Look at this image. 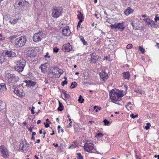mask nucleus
I'll use <instances>...</instances> for the list:
<instances>
[{"label":"nucleus","mask_w":159,"mask_h":159,"mask_svg":"<svg viewBox=\"0 0 159 159\" xmlns=\"http://www.w3.org/2000/svg\"><path fill=\"white\" fill-rule=\"evenodd\" d=\"M109 95L112 102L115 103L116 101L121 100V98L124 96L122 92L119 91L118 92H115L114 89L110 91ZM116 103L118 104V103Z\"/></svg>","instance_id":"obj_1"},{"label":"nucleus","mask_w":159,"mask_h":159,"mask_svg":"<svg viewBox=\"0 0 159 159\" xmlns=\"http://www.w3.org/2000/svg\"><path fill=\"white\" fill-rule=\"evenodd\" d=\"M5 78L9 82L15 83L18 81L19 78L13 73L7 72L5 75Z\"/></svg>","instance_id":"obj_2"},{"label":"nucleus","mask_w":159,"mask_h":159,"mask_svg":"<svg viewBox=\"0 0 159 159\" xmlns=\"http://www.w3.org/2000/svg\"><path fill=\"white\" fill-rule=\"evenodd\" d=\"M26 42V39L24 36L16 38L15 41V44L17 48L21 47L25 45Z\"/></svg>","instance_id":"obj_3"},{"label":"nucleus","mask_w":159,"mask_h":159,"mask_svg":"<svg viewBox=\"0 0 159 159\" xmlns=\"http://www.w3.org/2000/svg\"><path fill=\"white\" fill-rule=\"evenodd\" d=\"M25 65V60L21 59L17 61V64L15 67L16 70L19 72H22Z\"/></svg>","instance_id":"obj_4"},{"label":"nucleus","mask_w":159,"mask_h":159,"mask_svg":"<svg viewBox=\"0 0 159 159\" xmlns=\"http://www.w3.org/2000/svg\"><path fill=\"white\" fill-rule=\"evenodd\" d=\"M93 146V143H91V142L87 141L84 144V148L87 152L93 153L94 152Z\"/></svg>","instance_id":"obj_5"},{"label":"nucleus","mask_w":159,"mask_h":159,"mask_svg":"<svg viewBox=\"0 0 159 159\" xmlns=\"http://www.w3.org/2000/svg\"><path fill=\"white\" fill-rule=\"evenodd\" d=\"M45 37V34L42 32L39 31L34 34L33 38V39L34 42H38L40 41Z\"/></svg>","instance_id":"obj_6"},{"label":"nucleus","mask_w":159,"mask_h":159,"mask_svg":"<svg viewBox=\"0 0 159 159\" xmlns=\"http://www.w3.org/2000/svg\"><path fill=\"white\" fill-rule=\"evenodd\" d=\"M28 59L31 60L32 61H36L37 56L35 54L34 50L30 49L29 50L26 54Z\"/></svg>","instance_id":"obj_7"},{"label":"nucleus","mask_w":159,"mask_h":159,"mask_svg":"<svg viewBox=\"0 0 159 159\" xmlns=\"http://www.w3.org/2000/svg\"><path fill=\"white\" fill-rule=\"evenodd\" d=\"M62 12L61 7H57L53 9L52 10V16L54 18H57L60 16Z\"/></svg>","instance_id":"obj_8"},{"label":"nucleus","mask_w":159,"mask_h":159,"mask_svg":"<svg viewBox=\"0 0 159 159\" xmlns=\"http://www.w3.org/2000/svg\"><path fill=\"white\" fill-rule=\"evenodd\" d=\"M2 55L5 56H6L9 58H12L16 57V53L11 51L6 50L4 51L2 53Z\"/></svg>","instance_id":"obj_9"},{"label":"nucleus","mask_w":159,"mask_h":159,"mask_svg":"<svg viewBox=\"0 0 159 159\" xmlns=\"http://www.w3.org/2000/svg\"><path fill=\"white\" fill-rule=\"evenodd\" d=\"M14 92L20 97H22L25 95V93L23 92V90L19 87L15 88L14 91Z\"/></svg>","instance_id":"obj_10"},{"label":"nucleus","mask_w":159,"mask_h":159,"mask_svg":"<svg viewBox=\"0 0 159 159\" xmlns=\"http://www.w3.org/2000/svg\"><path fill=\"white\" fill-rule=\"evenodd\" d=\"M20 7L27 8L29 7V3L25 0H19V1L16 2Z\"/></svg>","instance_id":"obj_11"},{"label":"nucleus","mask_w":159,"mask_h":159,"mask_svg":"<svg viewBox=\"0 0 159 159\" xmlns=\"http://www.w3.org/2000/svg\"><path fill=\"white\" fill-rule=\"evenodd\" d=\"M1 151L3 157L5 158L7 157L8 153L7 149L4 146H2L1 147Z\"/></svg>","instance_id":"obj_12"},{"label":"nucleus","mask_w":159,"mask_h":159,"mask_svg":"<svg viewBox=\"0 0 159 159\" xmlns=\"http://www.w3.org/2000/svg\"><path fill=\"white\" fill-rule=\"evenodd\" d=\"M62 32L64 36H69L70 34L69 27L67 26L63 28L62 30Z\"/></svg>","instance_id":"obj_13"},{"label":"nucleus","mask_w":159,"mask_h":159,"mask_svg":"<svg viewBox=\"0 0 159 159\" xmlns=\"http://www.w3.org/2000/svg\"><path fill=\"white\" fill-rule=\"evenodd\" d=\"M72 47L69 43L65 44L62 47V49L63 51L68 52L72 49Z\"/></svg>","instance_id":"obj_14"},{"label":"nucleus","mask_w":159,"mask_h":159,"mask_svg":"<svg viewBox=\"0 0 159 159\" xmlns=\"http://www.w3.org/2000/svg\"><path fill=\"white\" fill-rule=\"evenodd\" d=\"M19 18H17L15 16H12L10 17L9 22L11 24L13 25L16 23L19 19Z\"/></svg>","instance_id":"obj_15"},{"label":"nucleus","mask_w":159,"mask_h":159,"mask_svg":"<svg viewBox=\"0 0 159 159\" xmlns=\"http://www.w3.org/2000/svg\"><path fill=\"white\" fill-rule=\"evenodd\" d=\"M24 82L26 84L25 86H28L29 87H34L36 84L35 82L32 81L30 80H26Z\"/></svg>","instance_id":"obj_16"},{"label":"nucleus","mask_w":159,"mask_h":159,"mask_svg":"<svg viewBox=\"0 0 159 159\" xmlns=\"http://www.w3.org/2000/svg\"><path fill=\"white\" fill-rule=\"evenodd\" d=\"M92 56L91 58V61L92 63H95L98 61L99 59V57L98 56H95L93 55V53L92 54Z\"/></svg>","instance_id":"obj_17"},{"label":"nucleus","mask_w":159,"mask_h":159,"mask_svg":"<svg viewBox=\"0 0 159 159\" xmlns=\"http://www.w3.org/2000/svg\"><path fill=\"white\" fill-rule=\"evenodd\" d=\"M100 77L103 80H105L108 78V75L107 74L104 72H101L100 74Z\"/></svg>","instance_id":"obj_18"},{"label":"nucleus","mask_w":159,"mask_h":159,"mask_svg":"<svg viewBox=\"0 0 159 159\" xmlns=\"http://www.w3.org/2000/svg\"><path fill=\"white\" fill-rule=\"evenodd\" d=\"M134 10L130 7H128L127 9L125 10L124 11V13L125 15L128 16L129 14L133 13Z\"/></svg>","instance_id":"obj_19"},{"label":"nucleus","mask_w":159,"mask_h":159,"mask_svg":"<svg viewBox=\"0 0 159 159\" xmlns=\"http://www.w3.org/2000/svg\"><path fill=\"white\" fill-rule=\"evenodd\" d=\"M123 22L122 23H118L117 24H116V29H121L122 30H123L125 28L124 26L123 25Z\"/></svg>","instance_id":"obj_20"},{"label":"nucleus","mask_w":159,"mask_h":159,"mask_svg":"<svg viewBox=\"0 0 159 159\" xmlns=\"http://www.w3.org/2000/svg\"><path fill=\"white\" fill-rule=\"evenodd\" d=\"M6 61V59L3 55L0 56V64H2Z\"/></svg>","instance_id":"obj_21"},{"label":"nucleus","mask_w":159,"mask_h":159,"mask_svg":"<svg viewBox=\"0 0 159 159\" xmlns=\"http://www.w3.org/2000/svg\"><path fill=\"white\" fill-rule=\"evenodd\" d=\"M124 77L125 79H129V78L130 75L128 71L123 73Z\"/></svg>","instance_id":"obj_22"},{"label":"nucleus","mask_w":159,"mask_h":159,"mask_svg":"<svg viewBox=\"0 0 159 159\" xmlns=\"http://www.w3.org/2000/svg\"><path fill=\"white\" fill-rule=\"evenodd\" d=\"M61 92L65 96V98H70V96L68 94H67L66 91L62 89L61 90Z\"/></svg>","instance_id":"obj_23"},{"label":"nucleus","mask_w":159,"mask_h":159,"mask_svg":"<svg viewBox=\"0 0 159 159\" xmlns=\"http://www.w3.org/2000/svg\"><path fill=\"white\" fill-rule=\"evenodd\" d=\"M5 105V102L0 101V111L4 109Z\"/></svg>","instance_id":"obj_24"},{"label":"nucleus","mask_w":159,"mask_h":159,"mask_svg":"<svg viewBox=\"0 0 159 159\" xmlns=\"http://www.w3.org/2000/svg\"><path fill=\"white\" fill-rule=\"evenodd\" d=\"M78 12L79 13V14L77 15L78 18L79 20H82V21L84 19L83 15L80 12H79V11H78Z\"/></svg>","instance_id":"obj_25"},{"label":"nucleus","mask_w":159,"mask_h":159,"mask_svg":"<svg viewBox=\"0 0 159 159\" xmlns=\"http://www.w3.org/2000/svg\"><path fill=\"white\" fill-rule=\"evenodd\" d=\"M43 73H46V67L44 65H42L40 67Z\"/></svg>","instance_id":"obj_26"},{"label":"nucleus","mask_w":159,"mask_h":159,"mask_svg":"<svg viewBox=\"0 0 159 159\" xmlns=\"http://www.w3.org/2000/svg\"><path fill=\"white\" fill-rule=\"evenodd\" d=\"M59 106L57 108V110L59 111H61L63 110V106L62 104L59 101Z\"/></svg>","instance_id":"obj_27"},{"label":"nucleus","mask_w":159,"mask_h":159,"mask_svg":"<svg viewBox=\"0 0 159 159\" xmlns=\"http://www.w3.org/2000/svg\"><path fill=\"white\" fill-rule=\"evenodd\" d=\"M0 89H2V90H6L7 89L6 88L5 84L4 83H1L0 84Z\"/></svg>","instance_id":"obj_28"},{"label":"nucleus","mask_w":159,"mask_h":159,"mask_svg":"<svg viewBox=\"0 0 159 159\" xmlns=\"http://www.w3.org/2000/svg\"><path fill=\"white\" fill-rule=\"evenodd\" d=\"M77 84L76 82H72L71 85L70 86V88L71 89H73L77 86Z\"/></svg>","instance_id":"obj_29"},{"label":"nucleus","mask_w":159,"mask_h":159,"mask_svg":"<svg viewBox=\"0 0 159 159\" xmlns=\"http://www.w3.org/2000/svg\"><path fill=\"white\" fill-rule=\"evenodd\" d=\"M81 40L83 42L84 45H87L88 44L87 42L85 41L84 38L82 36L79 37Z\"/></svg>","instance_id":"obj_30"},{"label":"nucleus","mask_w":159,"mask_h":159,"mask_svg":"<svg viewBox=\"0 0 159 159\" xmlns=\"http://www.w3.org/2000/svg\"><path fill=\"white\" fill-rule=\"evenodd\" d=\"M54 69L56 70H57L60 74H62L63 73V71L62 69H60L57 67H55Z\"/></svg>","instance_id":"obj_31"},{"label":"nucleus","mask_w":159,"mask_h":159,"mask_svg":"<svg viewBox=\"0 0 159 159\" xmlns=\"http://www.w3.org/2000/svg\"><path fill=\"white\" fill-rule=\"evenodd\" d=\"M82 96L81 95H80L78 99V101L80 103H83L84 101V99L82 98Z\"/></svg>","instance_id":"obj_32"},{"label":"nucleus","mask_w":159,"mask_h":159,"mask_svg":"<svg viewBox=\"0 0 159 159\" xmlns=\"http://www.w3.org/2000/svg\"><path fill=\"white\" fill-rule=\"evenodd\" d=\"M139 50L141 52L143 53L145 52V49H144L141 46H139Z\"/></svg>","instance_id":"obj_33"},{"label":"nucleus","mask_w":159,"mask_h":159,"mask_svg":"<svg viewBox=\"0 0 159 159\" xmlns=\"http://www.w3.org/2000/svg\"><path fill=\"white\" fill-rule=\"evenodd\" d=\"M135 91L139 93H140L141 94H144V92L143 91H142L140 89H137Z\"/></svg>","instance_id":"obj_34"},{"label":"nucleus","mask_w":159,"mask_h":159,"mask_svg":"<svg viewBox=\"0 0 159 159\" xmlns=\"http://www.w3.org/2000/svg\"><path fill=\"white\" fill-rule=\"evenodd\" d=\"M151 20L149 18H147L146 19V24L147 25H151Z\"/></svg>","instance_id":"obj_35"},{"label":"nucleus","mask_w":159,"mask_h":159,"mask_svg":"<svg viewBox=\"0 0 159 159\" xmlns=\"http://www.w3.org/2000/svg\"><path fill=\"white\" fill-rule=\"evenodd\" d=\"M77 155L78 156L77 158V159H83V157L81 155V153H77Z\"/></svg>","instance_id":"obj_36"},{"label":"nucleus","mask_w":159,"mask_h":159,"mask_svg":"<svg viewBox=\"0 0 159 159\" xmlns=\"http://www.w3.org/2000/svg\"><path fill=\"white\" fill-rule=\"evenodd\" d=\"M103 136V134L102 133H98L96 135V137L97 138H101Z\"/></svg>","instance_id":"obj_37"},{"label":"nucleus","mask_w":159,"mask_h":159,"mask_svg":"<svg viewBox=\"0 0 159 159\" xmlns=\"http://www.w3.org/2000/svg\"><path fill=\"white\" fill-rule=\"evenodd\" d=\"M146 126L145 127V129L147 130H148L149 129L151 125L149 123H148L146 124Z\"/></svg>","instance_id":"obj_38"},{"label":"nucleus","mask_w":159,"mask_h":159,"mask_svg":"<svg viewBox=\"0 0 159 159\" xmlns=\"http://www.w3.org/2000/svg\"><path fill=\"white\" fill-rule=\"evenodd\" d=\"M138 114L135 115H134V114L133 113H131L130 115V116L131 117L133 118H134L136 117H137L138 116Z\"/></svg>","instance_id":"obj_39"},{"label":"nucleus","mask_w":159,"mask_h":159,"mask_svg":"<svg viewBox=\"0 0 159 159\" xmlns=\"http://www.w3.org/2000/svg\"><path fill=\"white\" fill-rule=\"evenodd\" d=\"M59 49L57 47L54 48L53 49V51L54 52L57 53L59 51Z\"/></svg>","instance_id":"obj_40"},{"label":"nucleus","mask_w":159,"mask_h":159,"mask_svg":"<svg viewBox=\"0 0 159 159\" xmlns=\"http://www.w3.org/2000/svg\"><path fill=\"white\" fill-rule=\"evenodd\" d=\"M133 45L131 43H129L126 46V48L127 49H131L132 48Z\"/></svg>","instance_id":"obj_41"},{"label":"nucleus","mask_w":159,"mask_h":159,"mask_svg":"<svg viewBox=\"0 0 159 159\" xmlns=\"http://www.w3.org/2000/svg\"><path fill=\"white\" fill-rule=\"evenodd\" d=\"M24 143H20V145H19V149H22L23 148V146H24Z\"/></svg>","instance_id":"obj_42"},{"label":"nucleus","mask_w":159,"mask_h":159,"mask_svg":"<svg viewBox=\"0 0 159 159\" xmlns=\"http://www.w3.org/2000/svg\"><path fill=\"white\" fill-rule=\"evenodd\" d=\"M67 84V81L65 80L61 82V85L63 86H64L65 84Z\"/></svg>","instance_id":"obj_43"},{"label":"nucleus","mask_w":159,"mask_h":159,"mask_svg":"<svg viewBox=\"0 0 159 159\" xmlns=\"http://www.w3.org/2000/svg\"><path fill=\"white\" fill-rule=\"evenodd\" d=\"M103 122L105 125H107L109 123V121L106 119L104 120H103Z\"/></svg>","instance_id":"obj_44"},{"label":"nucleus","mask_w":159,"mask_h":159,"mask_svg":"<svg viewBox=\"0 0 159 159\" xmlns=\"http://www.w3.org/2000/svg\"><path fill=\"white\" fill-rule=\"evenodd\" d=\"M28 147V146L26 144H24L23 148H22V150H25L27 149V148Z\"/></svg>","instance_id":"obj_45"},{"label":"nucleus","mask_w":159,"mask_h":159,"mask_svg":"<svg viewBox=\"0 0 159 159\" xmlns=\"http://www.w3.org/2000/svg\"><path fill=\"white\" fill-rule=\"evenodd\" d=\"M82 22V20H80L79 21L77 25L78 27H81V25L80 24Z\"/></svg>","instance_id":"obj_46"},{"label":"nucleus","mask_w":159,"mask_h":159,"mask_svg":"<svg viewBox=\"0 0 159 159\" xmlns=\"http://www.w3.org/2000/svg\"><path fill=\"white\" fill-rule=\"evenodd\" d=\"M17 37V35H14L10 37V38L12 39H14Z\"/></svg>","instance_id":"obj_47"},{"label":"nucleus","mask_w":159,"mask_h":159,"mask_svg":"<svg viewBox=\"0 0 159 159\" xmlns=\"http://www.w3.org/2000/svg\"><path fill=\"white\" fill-rule=\"evenodd\" d=\"M111 26L112 28H114L115 29H116V24L115 25H111Z\"/></svg>","instance_id":"obj_48"},{"label":"nucleus","mask_w":159,"mask_h":159,"mask_svg":"<svg viewBox=\"0 0 159 159\" xmlns=\"http://www.w3.org/2000/svg\"><path fill=\"white\" fill-rule=\"evenodd\" d=\"M29 109L31 111V113L34 114V110L32 109L31 107H29Z\"/></svg>","instance_id":"obj_49"},{"label":"nucleus","mask_w":159,"mask_h":159,"mask_svg":"<svg viewBox=\"0 0 159 159\" xmlns=\"http://www.w3.org/2000/svg\"><path fill=\"white\" fill-rule=\"evenodd\" d=\"M72 123V121H71L70 122V123L69 124V125H67V128H69V127H71L72 126V125L71 124Z\"/></svg>","instance_id":"obj_50"},{"label":"nucleus","mask_w":159,"mask_h":159,"mask_svg":"<svg viewBox=\"0 0 159 159\" xmlns=\"http://www.w3.org/2000/svg\"><path fill=\"white\" fill-rule=\"evenodd\" d=\"M101 109V107H97V109L95 111L96 112H97L98 110H100Z\"/></svg>","instance_id":"obj_51"},{"label":"nucleus","mask_w":159,"mask_h":159,"mask_svg":"<svg viewBox=\"0 0 159 159\" xmlns=\"http://www.w3.org/2000/svg\"><path fill=\"white\" fill-rule=\"evenodd\" d=\"M154 20L156 21L159 20V17H157L156 16Z\"/></svg>","instance_id":"obj_52"},{"label":"nucleus","mask_w":159,"mask_h":159,"mask_svg":"<svg viewBox=\"0 0 159 159\" xmlns=\"http://www.w3.org/2000/svg\"><path fill=\"white\" fill-rule=\"evenodd\" d=\"M48 55H49L48 53V52H47L46 53V55L44 56L46 58L47 57L48 58H49L50 56H49Z\"/></svg>","instance_id":"obj_53"},{"label":"nucleus","mask_w":159,"mask_h":159,"mask_svg":"<svg viewBox=\"0 0 159 159\" xmlns=\"http://www.w3.org/2000/svg\"><path fill=\"white\" fill-rule=\"evenodd\" d=\"M34 128L33 127H31V126H30V128L29 129V130L30 131V132H32V130H33V128Z\"/></svg>","instance_id":"obj_54"},{"label":"nucleus","mask_w":159,"mask_h":159,"mask_svg":"<svg viewBox=\"0 0 159 159\" xmlns=\"http://www.w3.org/2000/svg\"><path fill=\"white\" fill-rule=\"evenodd\" d=\"M44 124L45 125V127L46 128H48V127H49V125L48 124V123H47L46 124L44 122Z\"/></svg>","instance_id":"obj_55"},{"label":"nucleus","mask_w":159,"mask_h":159,"mask_svg":"<svg viewBox=\"0 0 159 159\" xmlns=\"http://www.w3.org/2000/svg\"><path fill=\"white\" fill-rule=\"evenodd\" d=\"M104 13L105 15V17L106 18H107L108 17V15L107 14L106 12V11H104Z\"/></svg>","instance_id":"obj_56"},{"label":"nucleus","mask_w":159,"mask_h":159,"mask_svg":"<svg viewBox=\"0 0 159 159\" xmlns=\"http://www.w3.org/2000/svg\"><path fill=\"white\" fill-rule=\"evenodd\" d=\"M131 25H132V26L134 27L135 26V23H134V21H132L131 22Z\"/></svg>","instance_id":"obj_57"},{"label":"nucleus","mask_w":159,"mask_h":159,"mask_svg":"<svg viewBox=\"0 0 159 159\" xmlns=\"http://www.w3.org/2000/svg\"><path fill=\"white\" fill-rule=\"evenodd\" d=\"M151 24L150 25L152 26H154V25H153L154 23V21H152V20H151Z\"/></svg>","instance_id":"obj_58"},{"label":"nucleus","mask_w":159,"mask_h":159,"mask_svg":"<svg viewBox=\"0 0 159 159\" xmlns=\"http://www.w3.org/2000/svg\"><path fill=\"white\" fill-rule=\"evenodd\" d=\"M131 104V103L130 102H129L128 103H127V105H126L125 106V107H127V106H129V105H130Z\"/></svg>","instance_id":"obj_59"},{"label":"nucleus","mask_w":159,"mask_h":159,"mask_svg":"<svg viewBox=\"0 0 159 159\" xmlns=\"http://www.w3.org/2000/svg\"><path fill=\"white\" fill-rule=\"evenodd\" d=\"M36 134V133L35 132H32V136H34Z\"/></svg>","instance_id":"obj_60"},{"label":"nucleus","mask_w":159,"mask_h":159,"mask_svg":"<svg viewBox=\"0 0 159 159\" xmlns=\"http://www.w3.org/2000/svg\"><path fill=\"white\" fill-rule=\"evenodd\" d=\"M41 121L40 120H38L37 122V124H39L41 122Z\"/></svg>","instance_id":"obj_61"},{"label":"nucleus","mask_w":159,"mask_h":159,"mask_svg":"<svg viewBox=\"0 0 159 159\" xmlns=\"http://www.w3.org/2000/svg\"><path fill=\"white\" fill-rule=\"evenodd\" d=\"M23 124L24 125H25L27 124V122H26V121H25L23 123Z\"/></svg>","instance_id":"obj_62"},{"label":"nucleus","mask_w":159,"mask_h":159,"mask_svg":"<svg viewBox=\"0 0 159 159\" xmlns=\"http://www.w3.org/2000/svg\"><path fill=\"white\" fill-rule=\"evenodd\" d=\"M31 139H32V140H34V141L35 140V138L34 136H32V138H31Z\"/></svg>","instance_id":"obj_63"},{"label":"nucleus","mask_w":159,"mask_h":159,"mask_svg":"<svg viewBox=\"0 0 159 159\" xmlns=\"http://www.w3.org/2000/svg\"><path fill=\"white\" fill-rule=\"evenodd\" d=\"M34 157H35V159H39V158L36 155H35Z\"/></svg>","instance_id":"obj_64"}]
</instances>
